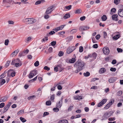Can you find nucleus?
<instances>
[{
    "instance_id": "f257e3e1",
    "label": "nucleus",
    "mask_w": 123,
    "mask_h": 123,
    "mask_svg": "<svg viewBox=\"0 0 123 123\" xmlns=\"http://www.w3.org/2000/svg\"><path fill=\"white\" fill-rule=\"evenodd\" d=\"M85 65L84 63L80 60H78L75 63L74 66L77 68L75 72L77 73L83 69V68Z\"/></svg>"
},
{
    "instance_id": "f03ea898",
    "label": "nucleus",
    "mask_w": 123,
    "mask_h": 123,
    "mask_svg": "<svg viewBox=\"0 0 123 123\" xmlns=\"http://www.w3.org/2000/svg\"><path fill=\"white\" fill-rule=\"evenodd\" d=\"M23 22H26L29 24H32L36 22V20L33 18H27L23 19Z\"/></svg>"
},
{
    "instance_id": "7ed1b4c3",
    "label": "nucleus",
    "mask_w": 123,
    "mask_h": 123,
    "mask_svg": "<svg viewBox=\"0 0 123 123\" xmlns=\"http://www.w3.org/2000/svg\"><path fill=\"white\" fill-rule=\"evenodd\" d=\"M110 111H107L105 113L102 118V120H105L111 116Z\"/></svg>"
},
{
    "instance_id": "20e7f679",
    "label": "nucleus",
    "mask_w": 123,
    "mask_h": 123,
    "mask_svg": "<svg viewBox=\"0 0 123 123\" xmlns=\"http://www.w3.org/2000/svg\"><path fill=\"white\" fill-rule=\"evenodd\" d=\"M54 6L52 5L48 8L46 10L45 13L47 14L50 13L54 10Z\"/></svg>"
},
{
    "instance_id": "39448f33",
    "label": "nucleus",
    "mask_w": 123,
    "mask_h": 123,
    "mask_svg": "<svg viewBox=\"0 0 123 123\" xmlns=\"http://www.w3.org/2000/svg\"><path fill=\"white\" fill-rule=\"evenodd\" d=\"M11 104V102H9V103L4 107L3 111V113L2 112L1 114L4 113L6 112L8 110Z\"/></svg>"
},
{
    "instance_id": "423d86ee",
    "label": "nucleus",
    "mask_w": 123,
    "mask_h": 123,
    "mask_svg": "<svg viewBox=\"0 0 123 123\" xmlns=\"http://www.w3.org/2000/svg\"><path fill=\"white\" fill-rule=\"evenodd\" d=\"M65 26V25H62L59 27H57L55 29H54L53 30L55 31V32H57L59 30H62Z\"/></svg>"
},
{
    "instance_id": "0eeeda50",
    "label": "nucleus",
    "mask_w": 123,
    "mask_h": 123,
    "mask_svg": "<svg viewBox=\"0 0 123 123\" xmlns=\"http://www.w3.org/2000/svg\"><path fill=\"white\" fill-rule=\"evenodd\" d=\"M103 52L105 54L107 55L109 54L110 51L108 47L103 48Z\"/></svg>"
},
{
    "instance_id": "6e6552de",
    "label": "nucleus",
    "mask_w": 123,
    "mask_h": 123,
    "mask_svg": "<svg viewBox=\"0 0 123 123\" xmlns=\"http://www.w3.org/2000/svg\"><path fill=\"white\" fill-rule=\"evenodd\" d=\"M97 56V54L95 52L93 53L92 54H89V58H93L95 59H96Z\"/></svg>"
},
{
    "instance_id": "1a4fd4ad",
    "label": "nucleus",
    "mask_w": 123,
    "mask_h": 123,
    "mask_svg": "<svg viewBox=\"0 0 123 123\" xmlns=\"http://www.w3.org/2000/svg\"><path fill=\"white\" fill-rule=\"evenodd\" d=\"M117 80V78L115 77H111L109 80V81L110 83H113L115 82Z\"/></svg>"
},
{
    "instance_id": "9d476101",
    "label": "nucleus",
    "mask_w": 123,
    "mask_h": 123,
    "mask_svg": "<svg viewBox=\"0 0 123 123\" xmlns=\"http://www.w3.org/2000/svg\"><path fill=\"white\" fill-rule=\"evenodd\" d=\"M118 13L119 16L123 17V9H120L118 11Z\"/></svg>"
},
{
    "instance_id": "9b49d317",
    "label": "nucleus",
    "mask_w": 123,
    "mask_h": 123,
    "mask_svg": "<svg viewBox=\"0 0 123 123\" xmlns=\"http://www.w3.org/2000/svg\"><path fill=\"white\" fill-rule=\"evenodd\" d=\"M62 98L60 101L59 103L56 104V106L59 108H60L62 105Z\"/></svg>"
},
{
    "instance_id": "f8f14e48",
    "label": "nucleus",
    "mask_w": 123,
    "mask_h": 123,
    "mask_svg": "<svg viewBox=\"0 0 123 123\" xmlns=\"http://www.w3.org/2000/svg\"><path fill=\"white\" fill-rule=\"evenodd\" d=\"M118 15L116 14H115L113 15L112 16V18L113 20L117 21L118 20V19L117 18Z\"/></svg>"
},
{
    "instance_id": "ddd939ff",
    "label": "nucleus",
    "mask_w": 123,
    "mask_h": 123,
    "mask_svg": "<svg viewBox=\"0 0 123 123\" xmlns=\"http://www.w3.org/2000/svg\"><path fill=\"white\" fill-rule=\"evenodd\" d=\"M20 61V60L18 58L16 60L15 59L13 60H12V62L11 64L12 65H14V64H15V62H19Z\"/></svg>"
},
{
    "instance_id": "4468645a",
    "label": "nucleus",
    "mask_w": 123,
    "mask_h": 123,
    "mask_svg": "<svg viewBox=\"0 0 123 123\" xmlns=\"http://www.w3.org/2000/svg\"><path fill=\"white\" fill-rule=\"evenodd\" d=\"M66 53L68 54H69L72 52V50L71 49V47H69L66 50Z\"/></svg>"
},
{
    "instance_id": "2eb2a0df",
    "label": "nucleus",
    "mask_w": 123,
    "mask_h": 123,
    "mask_svg": "<svg viewBox=\"0 0 123 123\" xmlns=\"http://www.w3.org/2000/svg\"><path fill=\"white\" fill-rule=\"evenodd\" d=\"M13 70L10 69L8 70L7 72V76H11L12 75V73Z\"/></svg>"
},
{
    "instance_id": "dca6fc26",
    "label": "nucleus",
    "mask_w": 123,
    "mask_h": 123,
    "mask_svg": "<svg viewBox=\"0 0 123 123\" xmlns=\"http://www.w3.org/2000/svg\"><path fill=\"white\" fill-rule=\"evenodd\" d=\"M58 123H68V122L66 120L63 119L60 120Z\"/></svg>"
},
{
    "instance_id": "f3484780",
    "label": "nucleus",
    "mask_w": 123,
    "mask_h": 123,
    "mask_svg": "<svg viewBox=\"0 0 123 123\" xmlns=\"http://www.w3.org/2000/svg\"><path fill=\"white\" fill-rule=\"evenodd\" d=\"M7 73V71H5L4 73L2 74L0 76V79H3L4 77L6 76V74Z\"/></svg>"
},
{
    "instance_id": "a211bd4d",
    "label": "nucleus",
    "mask_w": 123,
    "mask_h": 123,
    "mask_svg": "<svg viewBox=\"0 0 123 123\" xmlns=\"http://www.w3.org/2000/svg\"><path fill=\"white\" fill-rule=\"evenodd\" d=\"M106 71L105 68H101L99 70V72L100 74H101L105 72Z\"/></svg>"
},
{
    "instance_id": "6ab92c4d",
    "label": "nucleus",
    "mask_w": 123,
    "mask_h": 123,
    "mask_svg": "<svg viewBox=\"0 0 123 123\" xmlns=\"http://www.w3.org/2000/svg\"><path fill=\"white\" fill-rule=\"evenodd\" d=\"M116 10V9L115 8H113L111 9V12L110 14L111 15H112L113 13H115Z\"/></svg>"
},
{
    "instance_id": "aec40b11",
    "label": "nucleus",
    "mask_w": 123,
    "mask_h": 123,
    "mask_svg": "<svg viewBox=\"0 0 123 123\" xmlns=\"http://www.w3.org/2000/svg\"><path fill=\"white\" fill-rule=\"evenodd\" d=\"M7 97L6 96L2 97L0 100L1 101L4 102L7 100Z\"/></svg>"
},
{
    "instance_id": "412c9836",
    "label": "nucleus",
    "mask_w": 123,
    "mask_h": 123,
    "mask_svg": "<svg viewBox=\"0 0 123 123\" xmlns=\"http://www.w3.org/2000/svg\"><path fill=\"white\" fill-rule=\"evenodd\" d=\"M6 82L5 80L4 79H2L1 80V79H0V86H1L4 83H5Z\"/></svg>"
},
{
    "instance_id": "4be33fe9",
    "label": "nucleus",
    "mask_w": 123,
    "mask_h": 123,
    "mask_svg": "<svg viewBox=\"0 0 123 123\" xmlns=\"http://www.w3.org/2000/svg\"><path fill=\"white\" fill-rule=\"evenodd\" d=\"M43 1V2H45V1L44 0H41V1H36L35 3V5H37L39 4H40Z\"/></svg>"
},
{
    "instance_id": "5701e85b",
    "label": "nucleus",
    "mask_w": 123,
    "mask_h": 123,
    "mask_svg": "<svg viewBox=\"0 0 123 123\" xmlns=\"http://www.w3.org/2000/svg\"><path fill=\"white\" fill-rule=\"evenodd\" d=\"M34 76L33 74L31 72H30L28 76L29 78L30 79L31 78L33 77Z\"/></svg>"
},
{
    "instance_id": "b1692460",
    "label": "nucleus",
    "mask_w": 123,
    "mask_h": 123,
    "mask_svg": "<svg viewBox=\"0 0 123 123\" xmlns=\"http://www.w3.org/2000/svg\"><path fill=\"white\" fill-rule=\"evenodd\" d=\"M70 17V15L69 14H66L64 16L63 18L64 19H67L69 18Z\"/></svg>"
},
{
    "instance_id": "393cba45",
    "label": "nucleus",
    "mask_w": 123,
    "mask_h": 123,
    "mask_svg": "<svg viewBox=\"0 0 123 123\" xmlns=\"http://www.w3.org/2000/svg\"><path fill=\"white\" fill-rule=\"evenodd\" d=\"M73 38V37L72 36L68 37L66 38V39H67L69 42L71 41Z\"/></svg>"
},
{
    "instance_id": "a878e982",
    "label": "nucleus",
    "mask_w": 123,
    "mask_h": 123,
    "mask_svg": "<svg viewBox=\"0 0 123 123\" xmlns=\"http://www.w3.org/2000/svg\"><path fill=\"white\" fill-rule=\"evenodd\" d=\"M120 37V35L118 34H117L115 36L113 37V39L115 40H117Z\"/></svg>"
},
{
    "instance_id": "bb28decb",
    "label": "nucleus",
    "mask_w": 123,
    "mask_h": 123,
    "mask_svg": "<svg viewBox=\"0 0 123 123\" xmlns=\"http://www.w3.org/2000/svg\"><path fill=\"white\" fill-rule=\"evenodd\" d=\"M75 61V59L74 58H73L69 61V62L71 63H74Z\"/></svg>"
},
{
    "instance_id": "cd10ccee",
    "label": "nucleus",
    "mask_w": 123,
    "mask_h": 123,
    "mask_svg": "<svg viewBox=\"0 0 123 123\" xmlns=\"http://www.w3.org/2000/svg\"><path fill=\"white\" fill-rule=\"evenodd\" d=\"M24 113V111L23 110H22L19 111L17 113L18 115H21L23 113Z\"/></svg>"
},
{
    "instance_id": "c85d7f7f",
    "label": "nucleus",
    "mask_w": 123,
    "mask_h": 123,
    "mask_svg": "<svg viewBox=\"0 0 123 123\" xmlns=\"http://www.w3.org/2000/svg\"><path fill=\"white\" fill-rule=\"evenodd\" d=\"M101 18L102 19V20L103 21H105L107 19V17L106 15H104L101 17Z\"/></svg>"
},
{
    "instance_id": "c756f323",
    "label": "nucleus",
    "mask_w": 123,
    "mask_h": 123,
    "mask_svg": "<svg viewBox=\"0 0 123 123\" xmlns=\"http://www.w3.org/2000/svg\"><path fill=\"white\" fill-rule=\"evenodd\" d=\"M81 12V10L80 9H79L77 10H76L75 12V14H79Z\"/></svg>"
},
{
    "instance_id": "7c9ffc66",
    "label": "nucleus",
    "mask_w": 123,
    "mask_h": 123,
    "mask_svg": "<svg viewBox=\"0 0 123 123\" xmlns=\"http://www.w3.org/2000/svg\"><path fill=\"white\" fill-rule=\"evenodd\" d=\"M122 93V92L121 91H118L117 93V96H121Z\"/></svg>"
},
{
    "instance_id": "2f4dec72",
    "label": "nucleus",
    "mask_w": 123,
    "mask_h": 123,
    "mask_svg": "<svg viewBox=\"0 0 123 123\" xmlns=\"http://www.w3.org/2000/svg\"><path fill=\"white\" fill-rule=\"evenodd\" d=\"M37 76H36V77H35V78H34L33 79L31 80H30L29 82H32L35 81L36 80H37Z\"/></svg>"
},
{
    "instance_id": "473e14b6",
    "label": "nucleus",
    "mask_w": 123,
    "mask_h": 123,
    "mask_svg": "<svg viewBox=\"0 0 123 123\" xmlns=\"http://www.w3.org/2000/svg\"><path fill=\"white\" fill-rule=\"evenodd\" d=\"M83 74L84 76L87 77L89 76L90 73L89 72H87L86 73H84Z\"/></svg>"
},
{
    "instance_id": "72a5a7b5",
    "label": "nucleus",
    "mask_w": 123,
    "mask_h": 123,
    "mask_svg": "<svg viewBox=\"0 0 123 123\" xmlns=\"http://www.w3.org/2000/svg\"><path fill=\"white\" fill-rule=\"evenodd\" d=\"M53 110L54 112H57L59 111V109L58 107L53 108Z\"/></svg>"
},
{
    "instance_id": "f704fd0d",
    "label": "nucleus",
    "mask_w": 123,
    "mask_h": 123,
    "mask_svg": "<svg viewBox=\"0 0 123 123\" xmlns=\"http://www.w3.org/2000/svg\"><path fill=\"white\" fill-rule=\"evenodd\" d=\"M36 97V96L34 95H33L32 96H29L28 97V99L29 100L30 99H33L34 98H35Z\"/></svg>"
},
{
    "instance_id": "c9c22d12",
    "label": "nucleus",
    "mask_w": 123,
    "mask_h": 123,
    "mask_svg": "<svg viewBox=\"0 0 123 123\" xmlns=\"http://www.w3.org/2000/svg\"><path fill=\"white\" fill-rule=\"evenodd\" d=\"M120 1V0H114V2L116 5H117L119 3Z\"/></svg>"
},
{
    "instance_id": "e433bc0d",
    "label": "nucleus",
    "mask_w": 123,
    "mask_h": 123,
    "mask_svg": "<svg viewBox=\"0 0 123 123\" xmlns=\"http://www.w3.org/2000/svg\"><path fill=\"white\" fill-rule=\"evenodd\" d=\"M22 65V64L20 63H19L17 62L15 64V66L17 67H18L21 66Z\"/></svg>"
},
{
    "instance_id": "4c0bfd02",
    "label": "nucleus",
    "mask_w": 123,
    "mask_h": 123,
    "mask_svg": "<svg viewBox=\"0 0 123 123\" xmlns=\"http://www.w3.org/2000/svg\"><path fill=\"white\" fill-rule=\"evenodd\" d=\"M63 52L62 51H60L59 52L58 55L59 56H61L63 55Z\"/></svg>"
},
{
    "instance_id": "58836bf2",
    "label": "nucleus",
    "mask_w": 123,
    "mask_h": 123,
    "mask_svg": "<svg viewBox=\"0 0 123 123\" xmlns=\"http://www.w3.org/2000/svg\"><path fill=\"white\" fill-rule=\"evenodd\" d=\"M20 119L21 121L23 122H25L26 121V120L24 118L21 117L20 118Z\"/></svg>"
},
{
    "instance_id": "ea45409f",
    "label": "nucleus",
    "mask_w": 123,
    "mask_h": 123,
    "mask_svg": "<svg viewBox=\"0 0 123 123\" xmlns=\"http://www.w3.org/2000/svg\"><path fill=\"white\" fill-rule=\"evenodd\" d=\"M39 64V62L38 61H37L34 63V65L35 66L37 67L38 66Z\"/></svg>"
},
{
    "instance_id": "a19ab883",
    "label": "nucleus",
    "mask_w": 123,
    "mask_h": 123,
    "mask_svg": "<svg viewBox=\"0 0 123 123\" xmlns=\"http://www.w3.org/2000/svg\"><path fill=\"white\" fill-rule=\"evenodd\" d=\"M83 48L82 46H80L79 48V51L80 52H82L83 51Z\"/></svg>"
},
{
    "instance_id": "79ce46f5",
    "label": "nucleus",
    "mask_w": 123,
    "mask_h": 123,
    "mask_svg": "<svg viewBox=\"0 0 123 123\" xmlns=\"http://www.w3.org/2000/svg\"><path fill=\"white\" fill-rule=\"evenodd\" d=\"M51 104V102L49 100L47 101L46 102V104L47 105H50Z\"/></svg>"
},
{
    "instance_id": "37998d69",
    "label": "nucleus",
    "mask_w": 123,
    "mask_h": 123,
    "mask_svg": "<svg viewBox=\"0 0 123 123\" xmlns=\"http://www.w3.org/2000/svg\"><path fill=\"white\" fill-rule=\"evenodd\" d=\"M60 65H58L57 67H55L54 68V70L55 71L57 72L58 71V67H60Z\"/></svg>"
},
{
    "instance_id": "c03bdc74",
    "label": "nucleus",
    "mask_w": 123,
    "mask_h": 123,
    "mask_svg": "<svg viewBox=\"0 0 123 123\" xmlns=\"http://www.w3.org/2000/svg\"><path fill=\"white\" fill-rule=\"evenodd\" d=\"M84 29V26H82L80 27L79 30L81 31H85Z\"/></svg>"
},
{
    "instance_id": "a18cd8bd",
    "label": "nucleus",
    "mask_w": 123,
    "mask_h": 123,
    "mask_svg": "<svg viewBox=\"0 0 123 123\" xmlns=\"http://www.w3.org/2000/svg\"><path fill=\"white\" fill-rule=\"evenodd\" d=\"M107 99L105 98L103 99L101 102L104 105L106 102Z\"/></svg>"
},
{
    "instance_id": "49530a36",
    "label": "nucleus",
    "mask_w": 123,
    "mask_h": 123,
    "mask_svg": "<svg viewBox=\"0 0 123 123\" xmlns=\"http://www.w3.org/2000/svg\"><path fill=\"white\" fill-rule=\"evenodd\" d=\"M77 31V30L76 29H73L71 31V32L72 33H76V32Z\"/></svg>"
},
{
    "instance_id": "de8ad7c7",
    "label": "nucleus",
    "mask_w": 123,
    "mask_h": 123,
    "mask_svg": "<svg viewBox=\"0 0 123 123\" xmlns=\"http://www.w3.org/2000/svg\"><path fill=\"white\" fill-rule=\"evenodd\" d=\"M10 62V61H7L5 64V66L6 67L8 66L9 65V64Z\"/></svg>"
},
{
    "instance_id": "09e8293b",
    "label": "nucleus",
    "mask_w": 123,
    "mask_h": 123,
    "mask_svg": "<svg viewBox=\"0 0 123 123\" xmlns=\"http://www.w3.org/2000/svg\"><path fill=\"white\" fill-rule=\"evenodd\" d=\"M24 53L23 52H22L21 53H20L18 55V56L19 57H21L22 56H24Z\"/></svg>"
},
{
    "instance_id": "8fccbe9b",
    "label": "nucleus",
    "mask_w": 123,
    "mask_h": 123,
    "mask_svg": "<svg viewBox=\"0 0 123 123\" xmlns=\"http://www.w3.org/2000/svg\"><path fill=\"white\" fill-rule=\"evenodd\" d=\"M9 42V41L8 39L6 40L5 42V45H7L8 44Z\"/></svg>"
},
{
    "instance_id": "3c124183",
    "label": "nucleus",
    "mask_w": 123,
    "mask_h": 123,
    "mask_svg": "<svg viewBox=\"0 0 123 123\" xmlns=\"http://www.w3.org/2000/svg\"><path fill=\"white\" fill-rule=\"evenodd\" d=\"M117 50L118 53L121 52L123 51L122 49L119 48H117Z\"/></svg>"
},
{
    "instance_id": "603ef678",
    "label": "nucleus",
    "mask_w": 123,
    "mask_h": 123,
    "mask_svg": "<svg viewBox=\"0 0 123 123\" xmlns=\"http://www.w3.org/2000/svg\"><path fill=\"white\" fill-rule=\"evenodd\" d=\"M114 99L112 98V99H111V100L110 101L109 103H110V104L111 105H112L114 103Z\"/></svg>"
},
{
    "instance_id": "864d4df0",
    "label": "nucleus",
    "mask_w": 123,
    "mask_h": 123,
    "mask_svg": "<svg viewBox=\"0 0 123 123\" xmlns=\"http://www.w3.org/2000/svg\"><path fill=\"white\" fill-rule=\"evenodd\" d=\"M55 95H52L50 97V99L51 100H54L55 98Z\"/></svg>"
},
{
    "instance_id": "5fc2aeb1",
    "label": "nucleus",
    "mask_w": 123,
    "mask_h": 123,
    "mask_svg": "<svg viewBox=\"0 0 123 123\" xmlns=\"http://www.w3.org/2000/svg\"><path fill=\"white\" fill-rule=\"evenodd\" d=\"M110 70L112 71L115 72L116 70V69L115 68H111L110 69Z\"/></svg>"
},
{
    "instance_id": "6e6d98bb",
    "label": "nucleus",
    "mask_w": 123,
    "mask_h": 123,
    "mask_svg": "<svg viewBox=\"0 0 123 123\" xmlns=\"http://www.w3.org/2000/svg\"><path fill=\"white\" fill-rule=\"evenodd\" d=\"M100 36L99 34L97 35L95 37L96 38V39L98 40L99 39L100 37Z\"/></svg>"
},
{
    "instance_id": "4d7b16f0",
    "label": "nucleus",
    "mask_w": 123,
    "mask_h": 123,
    "mask_svg": "<svg viewBox=\"0 0 123 123\" xmlns=\"http://www.w3.org/2000/svg\"><path fill=\"white\" fill-rule=\"evenodd\" d=\"M56 41H53L51 43V45L52 46H55L56 44Z\"/></svg>"
},
{
    "instance_id": "13d9d810",
    "label": "nucleus",
    "mask_w": 123,
    "mask_h": 123,
    "mask_svg": "<svg viewBox=\"0 0 123 123\" xmlns=\"http://www.w3.org/2000/svg\"><path fill=\"white\" fill-rule=\"evenodd\" d=\"M5 104L4 103H2L0 104V108H2L5 106Z\"/></svg>"
},
{
    "instance_id": "bf43d9fd",
    "label": "nucleus",
    "mask_w": 123,
    "mask_h": 123,
    "mask_svg": "<svg viewBox=\"0 0 123 123\" xmlns=\"http://www.w3.org/2000/svg\"><path fill=\"white\" fill-rule=\"evenodd\" d=\"M34 74V75H35L37 74V71L36 70H34L31 72Z\"/></svg>"
},
{
    "instance_id": "052dcab7",
    "label": "nucleus",
    "mask_w": 123,
    "mask_h": 123,
    "mask_svg": "<svg viewBox=\"0 0 123 123\" xmlns=\"http://www.w3.org/2000/svg\"><path fill=\"white\" fill-rule=\"evenodd\" d=\"M115 117L110 118L108 119V120L110 121H114L115 120Z\"/></svg>"
},
{
    "instance_id": "680f3d73",
    "label": "nucleus",
    "mask_w": 123,
    "mask_h": 123,
    "mask_svg": "<svg viewBox=\"0 0 123 123\" xmlns=\"http://www.w3.org/2000/svg\"><path fill=\"white\" fill-rule=\"evenodd\" d=\"M104 104L101 102H100L98 104L97 106L98 107H100L103 105Z\"/></svg>"
},
{
    "instance_id": "e2e57ef3",
    "label": "nucleus",
    "mask_w": 123,
    "mask_h": 123,
    "mask_svg": "<svg viewBox=\"0 0 123 123\" xmlns=\"http://www.w3.org/2000/svg\"><path fill=\"white\" fill-rule=\"evenodd\" d=\"M86 18V17L85 16H83L81 17L80 18V20L81 21H83L85 20Z\"/></svg>"
},
{
    "instance_id": "0e129e2a",
    "label": "nucleus",
    "mask_w": 123,
    "mask_h": 123,
    "mask_svg": "<svg viewBox=\"0 0 123 123\" xmlns=\"http://www.w3.org/2000/svg\"><path fill=\"white\" fill-rule=\"evenodd\" d=\"M43 69H45L46 70H47V71H49L50 70V68L49 67H48L47 66H45L44 67Z\"/></svg>"
},
{
    "instance_id": "69168bd1",
    "label": "nucleus",
    "mask_w": 123,
    "mask_h": 123,
    "mask_svg": "<svg viewBox=\"0 0 123 123\" xmlns=\"http://www.w3.org/2000/svg\"><path fill=\"white\" fill-rule=\"evenodd\" d=\"M73 106H70L68 109V111H71L72 109L73 108Z\"/></svg>"
},
{
    "instance_id": "338daca9",
    "label": "nucleus",
    "mask_w": 123,
    "mask_h": 123,
    "mask_svg": "<svg viewBox=\"0 0 123 123\" xmlns=\"http://www.w3.org/2000/svg\"><path fill=\"white\" fill-rule=\"evenodd\" d=\"M48 50L49 52H51L52 51L53 48L52 47H50L49 48Z\"/></svg>"
},
{
    "instance_id": "774afa93",
    "label": "nucleus",
    "mask_w": 123,
    "mask_h": 123,
    "mask_svg": "<svg viewBox=\"0 0 123 123\" xmlns=\"http://www.w3.org/2000/svg\"><path fill=\"white\" fill-rule=\"evenodd\" d=\"M92 47L94 48H97L98 47V45L97 44H95L93 45Z\"/></svg>"
}]
</instances>
